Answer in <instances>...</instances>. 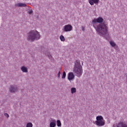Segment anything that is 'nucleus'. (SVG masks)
Masks as SVG:
<instances>
[{
    "label": "nucleus",
    "instance_id": "aec40b11",
    "mask_svg": "<svg viewBox=\"0 0 127 127\" xmlns=\"http://www.w3.org/2000/svg\"><path fill=\"white\" fill-rule=\"evenodd\" d=\"M61 71H59V72H58V77L59 78L61 77Z\"/></svg>",
    "mask_w": 127,
    "mask_h": 127
},
{
    "label": "nucleus",
    "instance_id": "1a4fd4ad",
    "mask_svg": "<svg viewBox=\"0 0 127 127\" xmlns=\"http://www.w3.org/2000/svg\"><path fill=\"white\" fill-rule=\"evenodd\" d=\"M117 127H127V124L123 122H120L118 124Z\"/></svg>",
    "mask_w": 127,
    "mask_h": 127
},
{
    "label": "nucleus",
    "instance_id": "423d86ee",
    "mask_svg": "<svg viewBox=\"0 0 127 127\" xmlns=\"http://www.w3.org/2000/svg\"><path fill=\"white\" fill-rule=\"evenodd\" d=\"M72 29V26L70 24L65 25L64 26V32H68V31H71Z\"/></svg>",
    "mask_w": 127,
    "mask_h": 127
},
{
    "label": "nucleus",
    "instance_id": "0eeeda50",
    "mask_svg": "<svg viewBox=\"0 0 127 127\" xmlns=\"http://www.w3.org/2000/svg\"><path fill=\"white\" fill-rule=\"evenodd\" d=\"M88 1L90 5H94V3L95 4H98L100 0H88Z\"/></svg>",
    "mask_w": 127,
    "mask_h": 127
},
{
    "label": "nucleus",
    "instance_id": "5701e85b",
    "mask_svg": "<svg viewBox=\"0 0 127 127\" xmlns=\"http://www.w3.org/2000/svg\"><path fill=\"white\" fill-rule=\"evenodd\" d=\"M82 30L84 31V28H82Z\"/></svg>",
    "mask_w": 127,
    "mask_h": 127
},
{
    "label": "nucleus",
    "instance_id": "9d476101",
    "mask_svg": "<svg viewBox=\"0 0 127 127\" xmlns=\"http://www.w3.org/2000/svg\"><path fill=\"white\" fill-rule=\"evenodd\" d=\"M21 70L24 73H27V72H28V70L27 69V68L25 66H22L21 67Z\"/></svg>",
    "mask_w": 127,
    "mask_h": 127
},
{
    "label": "nucleus",
    "instance_id": "6e6552de",
    "mask_svg": "<svg viewBox=\"0 0 127 127\" xmlns=\"http://www.w3.org/2000/svg\"><path fill=\"white\" fill-rule=\"evenodd\" d=\"M18 90L17 87H14L13 85H10L9 88V91L11 93H15Z\"/></svg>",
    "mask_w": 127,
    "mask_h": 127
},
{
    "label": "nucleus",
    "instance_id": "f257e3e1",
    "mask_svg": "<svg viewBox=\"0 0 127 127\" xmlns=\"http://www.w3.org/2000/svg\"><path fill=\"white\" fill-rule=\"evenodd\" d=\"M104 22V19L99 17L97 19L94 18L92 21V24L100 35L105 36L108 34V25Z\"/></svg>",
    "mask_w": 127,
    "mask_h": 127
},
{
    "label": "nucleus",
    "instance_id": "6ab92c4d",
    "mask_svg": "<svg viewBox=\"0 0 127 127\" xmlns=\"http://www.w3.org/2000/svg\"><path fill=\"white\" fill-rule=\"evenodd\" d=\"M46 55H47V56H48V58H49V59H51L52 56L51 55V54H50L49 53H48V54H46Z\"/></svg>",
    "mask_w": 127,
    "mask_h": 127
},
{
    "label": "nucleus",
    "instance_id": "7ed1b4c3",
    "mask_svg": "<svg viewBox=\"0 0 127 127\" xmlns=\"http://www.w3.org/2000/svg\"><path fill=\"white\" fill-rule=\"evenodd\" d=\"M73 71L74 73H75L76 76L78 77H80L82 75V66L80 62L78 60H76L75 62H74Z\"/></svg>",
    "mask_w": 127,
    "mask_h": 127
},
{
    "label": "nucleus",
    "instance_id": "a211bd4d",
    "mask_svg": "<svg viewBox=\"0 0 127 127\" xmlns=\"http://www.w3.org/2000/svg\"><path fill=\"white\" fill-rule=\"evenodd\" d=\"M66 76V73H65V71H64L63 74H62V79H65Z\"/></svg>",
    "mask_w": 127,
    "mask_h": 127
},
{
    "label": "nucleus",
    "instance_id": "20e7f679",
    "mask_svg": "<svg viewBox=\"0 0 127 127\" xmlns=\"http://www.w3.org/2000/svg\"><path fill=\"white\" fill-rule=\"evenodd\" d=\"M96 121L94 122V125L98 127H102L105 125V121L104 120L103 116H98L96 117Z\"/></svg>",
    "mask_w": 127,
    "mask_h": 127
},
{
    "label": "nucleus",
    "instance_id": "dca6fc26",
    "mask_svg": "<svg viewBox=\"0 0 127 127\" xmlns=\"http://www.w3.org/2000/svg\"><path fill=\"white\" fill-rule=\"evenodd\" d=\"M26 127H33V124L31 123H28L26 125Z\"/></svg>",
    "mask_w": 127,
    "mask_h": 127
},
{
    "label": "nucleus",
    "instance_id": "ddd939ff",
    "mask_svg": "<svg viewBox=\"0 0 127 127\" xmlns=\"http://www.w3.org/2000/svg\"><path fill=\"white\" fill-rule=\"evenodd\" d=\"M60 39L61 41H63L64 42L65 41V38L64 37V36L61 35L60 37Z\"/></svg>",
    "mask_w": 127,
    "mask_h": 127
},
{
    "label": "nucleus",
    "instance_id": "f3484780",
    "mask_svg": "<svg viewBox=\"0 0 127 127\" xmlns=\"http://www.w3.org/2000/svg\"><path fill=\"white\" fill-rule=\"evenodd\" d=\"M110 45H111L112 47H115V46H116V43H115L114 41H111L110 42Z\"/></svg>",
    "mask_w": 127,
    "mask_h": 127
},
{
    "label": "nucleus",
    "instance_id": "9b49d317",
    "mask_svg": "<svg viewBox=\"0 0 127 127\" xmlns=\"http://www.w3.org/2000/svg\"><path fill=\"white\" fill-rule=\"evenodd\" d=\"M56 121L55 120H52V122L50 123V127H55Z\"/></svg>",
    "mask_w": 127,
    "mask_h": 127
},
{
    "label": "nucleus",
    "instance_id": "2eb2a0df",
    "mask_svg": "<svg viewBox=\"0 0 127 127\" xmlns=\"http://www.w3.org/2000/svg\"><path fill=\"white\" fill-rule=\"evenodd\" d=\"M57 126L58 127H61L62 123L60 120H57Z\"/></svg>",
    "mask_w": 127,
    "mask_h": 127
},
{
    "label": "nucleus",
    "instance_id": "f8f14e48",
    "mask_svg": "<svg viewBox=\"0 0 127 127\" xmlns=\"http://www.w3.org/2000/svg\"><path fill=\"white\" fill-rule=\"evenodd\" d=\"M16 6H18V7H21L22 6L25 7L26 6V4L23 3H18L15 5Z\"/></svg>",
    "mask_w": 127,
    "mask_h": 127
},
{
    "label": "nucleus",
    "instance_id": "4be33fe9",
    "mask_svg": "<svg viewBox=\"0 0 127 127\" xmlns=\"http://www.w3.org/2000/svg\"><path fill=\"white\" fill-rule=\"evenodd\" d=\"M32 12H33V11H32V10H30L28 11L29 14H31V13H32Z\"/></svg>",
    "mask_w": 127,
    "mask_h": 127
},
{
    "label": "nucleus",
    "instance_id": "39448f33",
    "mask_svg": "<svg viewBox=\"0 0 127 127\" xmlns=\"http://www.w3.org/2000/svg\"><path fill=\"white\" fill-rule=\"evenodd\" d=\"M67 79L68 80H69L70 82H71L72 80H74L75 75L73 74L72 72H69L68 73Z\"/></svg>",
    "mask_w": 127,
    "mask_h": 127
},
{
    "label": "nucleus",
    "instance_id": "412c9836",
    "mask_svg": "<svg viewBox=\"0 0 127 127\" xmlns=\"http://www.w3.org/2000/svg\"><path fill=\"white\" fill-rule=\"evenodd\" d=\"M4 116L7 117V119H8V118L9 117V116L7 113L4 114Z\"/></svg>",
    "mask_w": 127,
    "mask_h": 127
},
{
    "label": "nucleus",
    "instance_id": "4468645a",
    "mask_svg": "<svg viewBox=\"0 0 127 127\" xmlns=\"http://www.w3.org/2000/svg\"><path fill=\"white\" fill-rule=\"evenodd\" d=\"M76 88L74 87L71 88V92L72 94H74L76 93Z\"/></svg>",
    "mask_w": 127,
    "mask_h": 127
},
{
    "label": "nucleus",
    "instance_id": "f03ea898",
    "mask_svg": "<svg viewBox=\"0 0 127 127\" xmlns=\"http://www.w3.org/2000/svg\"><path fill=\"white\" fill-rule=\"evenodd\" d=\"M40 33L35 30L30 31L27 33V39L28 41L33 42L35 40H39L40 39Z\"/></svg>",
    "mask_w": 127,
    "mask_h": 127
}]
</instances>
